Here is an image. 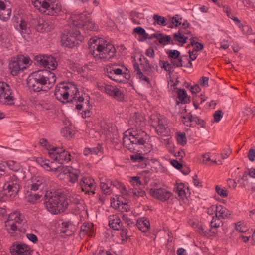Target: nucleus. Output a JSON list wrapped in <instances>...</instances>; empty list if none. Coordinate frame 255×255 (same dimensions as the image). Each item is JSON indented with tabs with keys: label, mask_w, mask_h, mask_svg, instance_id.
<instances>
[{
	"label": "nucleus",
	"mask_w": 255,
	"mask_h": 255,
	"mask_svg": "<svg viewBox=\"0 0 255 255\" xmlns=\"http://www.w3.org/2000/svg\"><path fill=\"white\" fill-rule=\"evenodd\" d=\"M78 100L75 102L76 108L78 110H83L81 113L82 118L90 117L92 114L91 110L92 107L90 103V97L84 94V95L78 96Z\"/></svg>",
	"instance_id": "12"
},
{
	"label": "nucleus",
	"mask_w": 255,
	"mask_h": 255,
	"mask_svg": "<svg viewBox=\"0 0 255 255\" xmlns=\"http://www.w3.org/2000/svg\"><path fill=\"white\" fill-rule=\"evenodd\" d=\"M15 26L24 38L31 33L30 28L28 27L27 23L23 20H20V23L17 22Z\"/></svg>",
	"instance_id": "28"
},
{
	"label": "nucleus",
	"mask_w": 255,
	"mask_h": 255,
	"mask_svg": "<svg viewBox=\"0 0 255 255\" xmlns=\"http://www.w3.org/2000/svg\"><path fill=\"white\" fill-rule=\"evenodd\" d=\"M216 192L220 196L223 197H226L228 196V191L225 189L221 188L218 185H217L215 187Z\"/></svg>",
	"instance_id": "48"
},
{
	"label": "nucleus",
	"mask_w": 255,
	"mask_h": 255,
	"mask_svg": "<svg viewBox=\"0 0 255 255\" xmlns=\"http://www.w3.org/2000/svg\"><path fill=\"white\" fill-rule=\"evenodd\" d=\"M191 43L193 47V50L196 51L197 52H198V51L202 50L203 48V45L200 43H198L197 42H192V41Z\"/></svg>",
	"instance_id": "56"
},
{
	"label": "nucleus",
	"mask_w": 255,
	"mask_h": 255,
	"mask_svg": "<svg viewBox=\"0 0 255 255\" xmlns=\"http://www.w3.org/2000/svg\"><path fill=\"white\" fill-rule=\"evenodd\" d=\"M121 222L119 218L116 215L109 217V226L115 230H119L121 227Z\"/></svg>",
	"instance_id": "30"
},
{
	"label": "nucleus",
	"mask_w": 255,
	"mask_h": 255,
	"mask_svg": "<svg viewBox=\"0 0 255 255\" xmlns=\"http://www.w3.org/2000/svg\"><path fill=\"white\" fill-rule=\"evenodd\" d=\"M24 216L18 211L11 213L5 222V228L11 237L15 236L20 231L21 224L24 221Z\"/></svg>",
	"instance_id": "8"
},
{
	"label": "nucleus",
	"mask_w": 255,
	"mask_h": 255,
	"mask_svg": "<svg viewBox=\"0 0 255 255\" xmlns=\"http://www.w3.org/2000/svg\"><path fill=\"white\" fill-rule=\"evenodd\" d=\"M144 133L141 131L130 130L128 129V150L133 152H138L141 146L146 143L144 139Z\"/></svg>",
	"instance_id": "10"
},
{
	"label": "nucleus",
	"mask_w": 255,
	"mask_h": 255,
	"mask_svg": "<svg viewBox=\"0 0 255 255\" xmlns=\"http://www.w3.org/2000/svg\"><path fill=\"white\" fill-rule=\"evenodd\" d=\"M97 255H114L110 251L100 249Z\"/></svg>",
	"instance_id": "64"
},
{
	"label": "nucleus",
	"mask_w": 255,
	"mask_h": 255,
	"mask_svg": "<svg viewBox=\"0 0 255 255\" xmlns=\"http://www.w3.org/2000/svg\"><path fill=\"white\" fill-rule=\"evenodd\" d=\"M80 235L83 237L85 235L88 237L94 236L95 235V230L93 224L91 223L84 222L81 226Z\"/></svg>",
	"instance_id": "27"
},
{
	"label": "nucleus",
	"mask_w": 255,
	"mask_h": 255,
	"mask_svg": "<svg viewBox=\"0 0 255 255\" xmlns=\"http://www.w3.org/2000/svg\"><path fill=\"white\" fill-rule=\"evenodd\" d=\"M26 237L29 240H30L31 241L34 243H36L38 241V238L37 236L34 234L27 233L26 234Z\"/></svg>",
	"instance_id": "61"
},
{
	"label": "nucleus",
	"mask_w": 255,
	"mask_h": 255,
	"mask_svg": "<svg viewBox=\"0 0 255 255\" xmlns=\"http://www.w3.org/2000/svg\"><path fill=\"white\" fill-rule=\"evenodd\" d=\"M63 172L67 178L68 181L72 184H75L78 181L80 174V171L79 170L68 167L66 168Z\"/></svg>",
	"instance_id": "25"
},
{
	"label": "nucleus",
	"mask_w": 255,
	"mask_h": 255,
	"mask_svg": "<svg viewBox=\"0 0 255 255\" xmlns=\"http://www.w3.org/2000/svg\"><path fill=\"white\" fill-rule=\"evenodd\" d=\"M21 65H9V69L13 76L17 75L20 71H23L27 68L25 66H20Z\"/></svg>",
	"instance_id": "33"
},
{
	"label": "nucleus",
	"mask_w": 255,
	"mask_h": 255,
	"mask_svg": "<svg viewBox=\"0 0 255 255\" xmlns=\"http://www.w3.org/2000/svg\"><path fill=\"white\" fill-rule=\"evenodd\" d=\"M10 253L13 255H31L30 247L24 243H14L11 247Z\"/></svg>",
	"instance_id": "20"
},
{
	"label": "nucleus",
	"mask_w": 255,
	"mask_h": 255,
	"mask_svg": "<svg viewBox=\"0 0 255 255\" xmlns=\"http://www.w3.org/2000/svg\"><path fill=\"white\" fill-rule=\"evenodd\" d=\"M154 21L159 25L165 26L167 25L166 19L161 16L155 14L153 16Z\"/></svg>",
	"instance_id": "44"
},
{
	"label": "nucleus",
	"mask_w": 255,
	"mask_h": 255,
	"mask_svg": "<svg viewBox=\"0 0 255 255\" xmlns=\"http://www.w3.org/2000/svg\"><path fill=\"white\" fill-rule=\"evenodd\" d=\"M113 186L118 189L121 194L117 197L116 201L115 199H111V206L116 209L123 214V220L125 221L128 220V191L124 184L118 181L113 182Z\"/></svg>",
	"instance_id": "5"
},
{
	"label": "nucleus",
	"mask_w": 255,
	"mask_h": 255,
	"mask_svg": "<svg viewBox=\"0 0 255 255\" xmlns=\"http://www.w3.org/2000/svg\"><path fill=\"white\" fill-rule=\"evenodd\" d=\"M130 158L133 162H138L143 161L145 159V158L144 156L140 155V154L138 153L137 154L131 155Z\"/></svg>",
	"instance_id": "52"
},
{
	"label": "nucleus",
	"mask_w": 255,
	"mask_h": 255,
	"mask_svg": "<svg viewBox=\"0 0 255 255\" xmlns=\"http://www.w3.org/2000/svg\"><path fill=\"white\" fill-rule=\"evenodd\" d=\"M135 70L136 71V74L138 78L141 80L146 81L147 83H150V80L147 77V75L145 74L142 72L141 69L139 67V65H134Z\"/></svg>",
	"instance_id": "35"
},
{
	"label": "nucleus",
	"mask_w": 255,
	"mask_h": 255,
	"mask_svg": "<svg viewBox=\"0 0 255 255\" xmlns=\"http://www.w3.org/2000/svg\"><path fill=\"white\" fill-rule=\"evenodd\" d=\"M129 181L134 187H139L142 184L139 176L130 177Z\"/></svg>",
	"instance_id": "42"
},
{
	"label": "nucleus",
	"mask_w": 255,
	"mask_h": 255,
	"mask_svg": "<svg viewBox=\"0 0 255 255\" xmlns=\"http://www.w3.org/2000/svg\"><path fill=\"white\" fill-rule=\"evenodd\" d=\"M136 226L142 232H147L150 228L149 220L145 218H140L136 221Z\"/></svg>",
	"instance_id": "31"
},
{
	"label": "nucleus",
	"mask_w": 255,
	"mask_h": 255,
	"mask_svg": "<svg viewBox=\"0 0 255 255\" xmlns=\"http://www.w3.org/2000/svg\"><path fill=\"white\" fill-rule=\"evenodd\" d=\"M36 162L44 169L48 171L56 172L58 171L60 166L58 167L54 162H51L49 160L42 157H37Z\"/></svg>",
	"instance_id": "23"
},
{
	"label": "nucleus",
	"mask_w": 255,
	"mask_h": 255,
	"mask_svg": "<svg viewBox=\"0 0 255 255\" xmlns=\"http://www.w3.org/2000/svg\"><path fill=\"white\" fill-rule=\"evenodd\" d=\"M141 68H140L145 74L150 75L152 74V68L150 65H140Z\"/></svg>",
	"instance_id": "47"
},
{
	"label": "nucleus",
	"mask_w": 255,
	"mask_h": 255,
	"mask_svg": "<svg viewBox=\"0 0 255 255\" xmlns=\"http://www.w3.org/2000/svg\"><path fill=\"white\" fill-rule=\"evenodd\" d=\"M150 123L156 133L161 136H166L169 133V129L166 127L165 120L160 118V115L153 114L150 117Z\"/></svg>",
	"instance_id": "14"
},
{
	"label": "nucleus",
	"mask_w": 255,
	"mask_h": 255,
	"mask_svg": "<svg viewBox=\"0 0 255 255\" xmlns=\"http://www.w3.org/2000/svg\"><path fill=\"white\" fill-rule=\"evenodd\" d=\"M69 24L77 29H81L82 31L95 30L97 29L95 23L90 18L89 14L86 12L81 13L75 12L72 14Z\"/></svg>",
	"instance_id": "7"
},
{
	"label": "nucleus",
	"mask_w": 255,
	"mask_h": 255,
	"mask_svg": "<svg viewBox=\"0 0 255 255\" xmlns=\"http://www.w3.org/2000/svg\"><path fill=\"white\" fill-rule=\"evenodd\" d=\"M248 157L251 161H254L255 159V150L253 149H250L248 152Z\"/></svg>",
	"instance_id": "60"
},
{
	"label": "nucleus",
	"mask_w": 255,
	"mask_h": 255,
	"mask_svg": "<svg viewBox=\"0 0 255 255\" xmlns=\"http://www.w3.org/2000/svg\"><path fill=\"white\" fill-rule=\"evenodd\" d=\"M220 218L218 217L217 213L216 214V216L213 217L212 220L210 222V227L211 230L216 229L219 227L221 223Z\"/></svg>",
	"instance_id": "38"
},
{
	"label": "nucleus",
	"mask_w": 255,
	"mask_h": 255,
	"mask_svg": "<svg viewBox=\"0 0 255 255\" xmlns=\"http://www.w3.org/2000/svg\"><path fill=\"white\" fill-rule=\"evenodd\" d=\"M90 155H97L102 150V146L98 144L97 146L90 148Z\"/></svg>",
	"instance_id": "54"
},
{
	"label": "nucleus",
	"mask_w": 255,
	"mask_h": 255,
	"mask_svg": "<svg viewBox=\"0 0 255 255\" xmlns=\"http://www.w3.org/2000/svg\"><path fill=\"white\" fill-rule=\"evenodd\" d=\"M239 28L242 29V32L244 34H250L251 33V29L248 25H243L242 24V27H239Z\"/></svg>",
	"instance_id": "59"
},
{
	"label": "nucleus",
	"mask_w": 255,
	"mask_h": 255,
	"mask_svg": "<svg viewBox=\"0 0 255 255\" xmlns=\"http://www.w3.org/2000/svg\"><path fill=\"white\" fill-rule=\"evenodd\" d=\"M20 180L15 174L10 175L7 182L4 184L3 189L7 191L8 195L15 196L20 189Z\"/></svg>",
	"instance_id": "15"
},
{
	"label": "nucleus",
	"mask_w": 255,
	"mask_h": 255,
	"mask_svg": "<svg viewBox=\"0 0 255 255\" xmlns=\"http://www.w3.org/2000/svg\"><path fill=\"white\" fill-rule=\"evenodd\" d=\"M161 69H164L165 71L168 72L167 75L168 79V88L171 87L170 90H172V87L175 89L174 87L177 85V83L178 82V80H176L175 82H174L173 79L171 77V74L174 71V68L176 67H182L184 66L185 67H190L192 65H160Z\"/></svg>",
	"instance_id": "21"
},
{
	"label": "nucleus",
	"mask_w": 255,
	"mask_h": 255,
	"mask_svg": "<svg viewBox=\"0 0 255 255\" xmlns=\"http://www.w3.org/2000/svg\"><path fill=\"white\" fill-rule=\"evenodd\" d=\"M56 98L60 102L71 101L74 103L78 100L80 93L76 85L72 83H60L55 88Z\"/></svg>",
	"instance_id": "4"
},
{
	"label": "nucleus",
	"mask_w": 255,
	"mask_h": 255,
	"mask_svg": "<svg viewBox=\"0 0 255 255\" xmlns=\"http://www.w3.org/2000/svg\"><path fill=\"white\" fill-rule=\"evenodd\" d=\"M56 74L48 69H43L33 72L28 82L29 88L35 92L47 91L56 82Z\"/></svg>",
	"instance_id": "2"
},
{
	"label": "nucleus",
	"mask_w": 255,
	"mask_h": 255,
	"mask_svg": "<svg viewBox=\"0 0 255 255\" xmlns=\"http://www.w3.org/2000/svg\"><path fill=\"white\" fill-rule=\"evenodd\" d=\"M171 164L177 169H180L182 167V164L177 160H172L170 162Z\"/></svg>",
	"instance_id": "63"
},
{
	"label": "nucleus",
	"mask_w": 255,
	"mask_h": 255,
	"mask_svg": "<svg viewBox=\"0 0 255 255\" xmlns=\"http://www.w3.org/2000/svg\"><path fill=\"white\" fill-rule=\"evenodd\" d=\"M39 144L45 147L49 151V148L50 147V146H49V142H48V141L45 139V138H42L40 140H39Z\"/></svg>",
	"instance_id": "62"
},
{
	"label": "nucleus",
	"mask_w": 255,
	"mask_h": 255,
	"mask_svg": "<svg viewBox=\"0 0 255 255\" xmlns=\"http://www.w3.org/2000/svg\"><path fill=\"white\" fill-rule=\"evenodd\" d=\"M32 63V60L29 56L20 54L11 58L9 64H29Z\"/></svg>",
	"instance_id": "29"
},
{
	"label": "nucleus",
	"mask_w": 255,
	"mask_h": 255,
	"mask_svg": "<svg viewBox=\"0 0 255 255\" xmlns=\"http://www.w3.org/2000/svg\"><path fill=\"white\" fill-rule=\"evenodd\" d=\"M7 167L11 170L17 171L19 169V164L13 160H9L6 162Z\"/></svg>",
	"instance_id": "41"
},
{
	"label": "nucleus",
	"mask_w": 255,
	"mask_h": 255,
	"mask_svg": "<svg viewBox=\"0 0 255 255\" xmlns=\"http://www.w3.org/2000/svg\"><path fill=\"white\" fill-rule=\"evenodd\" d=\"M178 98L181 103L187 102V94L184 89H179L178 90Z\"/></svg>",
	"instance_id": "40"
},
{
	"label": "nucleus",
	"mask_w": 255,
	"mask_h": 255,
	"mask_svg": "<svg viewBox=\"0 0 255 255\" xmlns=\"http://www.w3.org/2000/svg\"><path fill=\"white\" fill-rule=\"evenodd\" d=\"M46 186L45 181L43 177L34 176L27 182V187L31 191L43 190Z\"/></svg>",
	"instance_id": "19"
},
{
	"label": "nucleus",
	"mask_w": 255,
	"mask_h": 255,
	"mask_svg": "<svg viewBox=\"0 0 255 255\" xmlns=\"http://www.w3.org/2000/svg\"><path fill=\"white\" fill-rule=\"evenodd\" d=\"M235 229L236 231L241 233H244L248 230V227L242 225L240 222H238L237 223Z\"/></svg>",
	"instance_id": "50"
},
{
	"label": "nucleus",
	"mask_w": 255,
	"mask_h": 255,
	"mask_svg": "<svg viewBox=\"0 0 255 255\" xmlns=\"http://www.w3.org/2000/svg\"><path fill=\"white\" fill-rule=\"evenodd\" d=\"M100 187L101 190L104 192L105 194H109L110 193V187L108 186V184L102 181L101 178Z\"/></svg>",
	"instance_id": "46"
},
{
	"label": "nucleus",
	"mask_w": 255,
	"mask_h": 255,
	"mask_svg": "<svg viewBox=\"0 0 255 255\" xmlns=\"http://www.w3.org/2000/svg\"><path fill=\"white\" fill-rule=\"evenodd\" d=\"M181 20L182 18H180V16L178 15H176L175 16L173 17L172 23L177 27L181 24V22L180 21Z\"/></svg>",
	"instance_id": "57"
},
{
	"label": "nucleus",
	"mask_w": 255,
	"mask_h": 255,
	"mask_svg": "<svg viewBox=\"0 0 255 255\" xmlns=\"http://www.w3.org/2000/svg\"><path fill=\"white\" fill-rule=\"evenodd\" d=\"M79 185L82 191L86 194H94L96 188L95 180L90 177H83L80 180Z\"/></svg>",
	"instance_id": "16"
},
{
	"label": "nucleus",
	"mask_w": 255,
	"mask_h": 255,
	"mask_svg": "<svg viewBox=\"0 0 255 255\" xmlns=\"http://www.w3.org/2000/svg\"><path fill=\"white\" fill-rule=\"evenodd\" d=\"M44 198L45 207L52 214H58L68 207L67 199L65 194L59 191H47Z\"/></svg>",
	"instance_id": "3"
},
{
	"label": "nucleus",
	"mask_w": 255,
	"mask_h": 255,
	"mask_svg": "<svg viewBox=\"0 0 255 255\" xmlns=\"http://www.w3.org/2000/svg\"><path fill=\"white\" fill-rule=\"evenodd\" d=\"M54 28V21L52 19L45 20L39 19L36 25V30L39 32H48L51 31Z\"/></svg>",
	"instance_id": "22"
},
{
	"label": "nucleus",
	"mask_w": 255,
	"mask_h": 255,
	"mask_svg": "<svg viewBox=\"0 0 255 255\" xmlns=\"http://www.w3.org/2000/svg\"><path fill=\"white\" fill-rule=\"evenodd\" d=\"M7 0H0V19L6 21L11 16V10L8 6H6Z\"/></svg>",
	"instance_id": "24"
},
{
	"label": "nucleus",
	"mask_w": 255,
	"mask_h": 255,
	"mask_svg": "<svg viewBox=\"0 0 255 255\" xmlns=\"http://www.w3.org/2000/svg\"><path fill=\"white\" fill-rule=\"evenodd\" d=\"M99 89L118 101H122L124 99L123 93L115 86L105 84L104 86H99Z\"/></svg>",
	"instance_id": "17"
},
{
	"label": "nucleus",
	"mask_w": 255,
	"mask_h": 255,
	"mask_svg": "<svg viewBox=\"0 0 255 255\" xmlns=\"http://www.w3.org/2000/svg\"><path fill=\"white\" fill-rule=\"evenodd\" d=\"M120 236L122 240V243L124 244L126 243L128 239V230L125 229H122L120 232Z\"/></svg>",
	"instance_id": "49"
},
{
	"label": "nucleus",
	"mask_w": 255,
	"mask_h": 255,
	"mask_svg": "<svg viewBox=\"0 0 255 255\" xmlns=\"http://www.w3.org/2000/svg\"><path fill=\"white\" fill-rule=\"evenodd\" d=\"M34 60L39 64H55L60 62L55 57L49 55H37L34 56Z\"/></svg>",
	"instance_id": "26"
},
{
	"label": "nucleus",
	"mask_w": 255,
	"mask_h": 255,
	"mask_svg": "<svg viewBox=\"0 0 255 255\" xmlns=\"http://www.w3.org/2000/svg\"><path fill=\"white\" fill-rule=\"evenodd\" d=\"M160 36L161 37L159 39V41L160 43L169 42L172 44H174L173 40H171V37L169 35L163 36L162 34H160Z\"/></svg>",
	"instance_id": "51"
},
{
	"label": "nucleus",
	"mask_w": 255,
	"mask_h": 255,
	"mask_svg": "<svg viewBox=\"0 0 255 255\" xmlns=\"http://www.w3.org/2000/svg\"><path fill=\"white\" fill-rule=\"evenodd\" d=\"M184 119H188V121L189 122H195L196 124L200 125L201 127H204L205 126V121L199 118L198 117L194 116H193L192 115L188 114L185 117H183Z\"/></svg>",
	"instance_id": "32"
},
{
	"label": "nucleus",
	"mask_w": 255,
	"mask_h": 255,
	"mask_svg": "<svg viewBox=\"0 0 255 255\" xmlns=\"http://www.w3.org/2000/svg\"><path fill=\"white\" fill-rule=\"evenodd\" d=\"M176 193L178 194L179 197L181 198H183L184 196L185 195V191L183 190L182 185H178L177 187V189L176 191Z\"/></svg>",
	"instance_id": "58"
},
{
	"label": "nucleus",
	"mask_w": 255,
	"mask_h": 255,
	"mask_svg": "<svg viewBox=\"0 0 255 255\" xmlns=\"http://www.w3.org/2000/svg\"><path fill=\"white\" fill-rule=\"evenodd\" d=\"M83 39L81 31L70 25V27L65 29L62 35L61 42L64 47L72 48L78 43V41H82Z\"/></svg>",
	"instance_id": "9"
},
{
	"label": "nucleus",
	"mask_w": 255,
	"mask_h": 255,
	"mask_svg": "<svg viewBox=\"0 0 255 255\" xmlns=\"http://www.w3.org/2000/svg\"><path fill=\"white\" fill-rule=\"evenodd\" d=\"M15 94L6 83H0V103L5 105L11 106L15 103Z\"/></svg>",
	"instance_id": "11"
},
{
	"label": "nucleus",
	"mask_w": 255,
	"mask_h": 255,
	"mask_svg": "<svg viewBox=\"0 0 255 255\" xmlns=\"http://www.w3.org/2000/svg\"><path fill=\"white\" fill-rule=\"evenodd\" d=\"M177 140L180 144L184 145L187 143V138L184 132L177 134Z\"/></svg>",
	"instance_id": "43"
},
{
	"label": "nucleus",
	"mask_w": 255,
	"mask_h": 255,
	"mask_svg": "<svg viewBox=\"0 0 255 255\" xmlns=\"http://www.w3.org/2000/svg\"><path fill=\"white\" fill-rule=\"evenodd\" d=\"M61 133L62 135L66 138L70 139L74 135L73 130L68 127H65L62 128Z\"/></svg>",
	"instance_id": "37"
},
{
	"label": "nucleus",
	"mask_w": 255,
	"mask_h": 255,
	"mask_svg": "<svg viewBox=\"0 0 255 255\" xmlns=\"http://www.w3.org/2000/svg\"><path fill=\"white\" fill-rule=\"evenodd\" d=\"M150 194L154 198L162 202L167 201L171 196L172 193L165 188H151Z\"/></svg>",
	"instance_id": "18"
},
{
	"label": "nucleus",
	"mask_w": 255,
	"mask_h": 255,
	"mask_svg": "<svg viewBox=\"0 0 255 255\" xmlns=\"http://www.w3.org/2000/svg\"><path fill=\"white\" fill-rule=\"evenodd\" d=\"M49 157L59 164H65L71 161V155L65 149L53 147L48 151Z\"/></svg>",
	"instance_id": "13"
},
{
	"label": "nucleus",
	"mask_w": 255,
	"mask_h": 255,
	"mask_svg": "<svg viewBox=\"0 0 255 255\" xmlns=\"http://www.w3.org/2000/svg\"><path fill=\"white\" fill-rule=\"evenodd\" d=\"M214 121L218 122L221 120V118L223 116V112L221 110L216 111L213 115Z\"/></svg>",
	"instance_id": "55"
},
{
	"label": "nucleus",
	"mask_w": 255,
	"mask_h": 255,
	"mask_svg": "<svg viewBox=\"0 0 255 255\" xmlns=\"http://www.w3.org/2000/svg\"><path fill=\"white\" fill-rule=\"evenodd\" d=\"M173 39L176 41H178L182 44L186 43V39H187V37L182 35L180 31L174 33L173 35Z\"/></svg>",
	"instance_id": "39"
},
{
	"label": "nucleus",
	"mask_w": 255,
	"mask_h": 255,
	"mask_svg": "<svg viewBox=\"0 0 255 255\" xmlns=\"http://www.w3.org/2000/svg\"><path fill=\"white\" fill-rule=\"evenodd\" d=\"M32 0L34 7L41 13L51 16L61 15V5L56 0Z\"/></svg>",
	"instance_id": "6"
},
{
	"label": "nucleus",
	"mask_w": 255,
	"mask_h": 255,
	"mask_svg": "<svg viewBox=\"0 0 255 255\" xmlns=\"http://www.w3.org/2000/svg\"><path fill=\"white\" fill-rule=\"evenodd\" d=\"M217 214H219V215H218V217L224 219L227 218L228 216L230 215L229 210L223 206L220 205H217Z\"/></svg>",
	"instance_id": "36"
},
{
	"label": "nucleus",
	"mask_w": 255,
	"mask_h": 255,
	"mask_svg": "<svg viewBox=\"0 0 255 255\" xmlns=\"http://www.w3.org/2000/svg\"><path fill=\"white\" fill-rule=\"evenodd\" d=\"M88 45L90 53L99 62H106L115 55V47L103 38L92 37L89 40Z\"/></svg>",
	"instance_id": "1"
},
{
	"label": "nucleus",
	"mask_w": 255,
	"mask_h": 255,
	"mask_svg": "<svg viewBox=\"0 0 255 255\" xmlns=\"http://www.w3.org/2000/svg\"><path fill=\"white\" fill-rule=\"evenodd\" d=\"M218 207L217 205H212L207 209V213L209 215H213L214 213H217Z\"/></svg>",
	"instance_id": "53"
},
{
	"label": "nucleus",
	"mask_w": 255,
	"mask_h": 255,
	"mask_svg": "<svg viewBox=\"0 0 255 255\" xmlns=\"http://www.w3.org/2000/svg\"><path fill=\"white\" fill-rule=\"evenodd\" d=\"M133 33H136L140 36L139 40L141 41H144L148 38V34L146 33L145 30L141 27L138 26L135 28Z\"/></svg>",
	"instance_id": "34"
},
{
	"label": "nucleus",
	"mask_w": 255,
	"mask_h": 255,
	"mask_svg": "<svg viewBox=\"0 0 255 255\" xmlns=\"http://www.w3.org/2000/svg\"><path fill=\"white\" fill-rule=\"evenodd\" d=\"M69 200L71 203L74 204H80V201L81 200V197L77 194H72L69 197Z\"/></svg>",
	"instance_id": "45"
}]
</instances>
